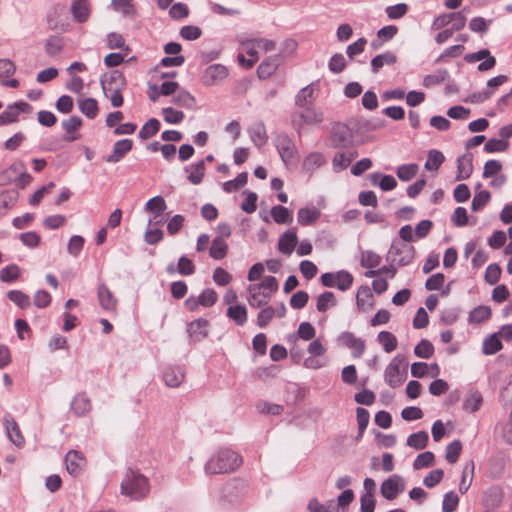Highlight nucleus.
<instances>
[{
  "label": "nucleus",
  "instance_id": "f257e3e1",
  "mask_svg": "<svg viewBox=\"0 0 512 512\" xmlns=\"http://www.w3.org/2000/svg\"><path fill=\"white\" fill-rule=\"evenodd\" d=\"M275 41L262 37H249L240 40V53L238 54L239 64L246 68H252L260 58V55L274 51Z\"/></svg>",
  "mask_w": 512,
  "mask_h": 512
},
{
  "label": "nucleus",
  "instance_id": "f03ea898",
  "mask_svg": "<svg viewBox=\"0 0 512 512\" xmlns=\"http://www.w3.org/2000/svg\"><path fill=\"white\" fill-rule=\"evenodd\" d=\"M278 281L274 276H266L260 283L251 284L247 288V301L253 308H259L269 303L278 290Z\"/></svg>",
  "mask_w": 512,
  "mask_h": 512
},
{
  "label": "nucleus",
  "instance_id": "7ed1b4c3",
  "mask_svg": "<svg viewBox=\"0 0 512 512\" xmlns=\"http://www.w3.org/2000/svg\"><path fill=\"white\" fill-rule=\"evenodd\" d=\"M241 464L242 459L236 452L223 449L209 459L205 470L209 474L228 473L236 470Z\"/></svg>",
  "mask_w": 512,
  "mask_h": 512
},
{
  "label": "nucleus",
  "instance_id": "20e7f679",
  "mask_svg": "<svg viewBox=\"0 0 512 512\" xmlns=\"http://www.w3.org/2000/svg\"><path fill=\"white\" fill-rule=\"evenodd\" d=\"M360 264L363 268L367 269L365 277L372 278L379 275H385L388 278L393 279L397 274V268L393 265H386L378 268L382 262V258L379 254L372 250H362L360 252Z\"/></svg>",
  "mask_w": 512,
  "mask_h": 512
},
{
  "label": "nucleus",
  "instance_id": "39448f33",
  "mask_svg": "<svg viewBox=\"0 0 512 512\" xmlns=\"http://www.w3.org/2000/svg\"><path fill=\"white\" fill-rule=\"evenodd\" d=\"M32 181V177L26 172L22 161H15L9 167L0 171V185L6 186L13 182L20 188L26 187Z\"/></svg>",
  "mask_w": 512,
  "mask_h": 512
},
{
  "label": "nucleus",
  "instance_id": "423d86ee",
  "mask_svg": "<svg viewBox=\"0 0 512 512\" xmlns=\"http://www.w3.org/2000/svg\"><path fill=\"white\" fill-rule=\"evenodd\" d=\"M122 494L138 500L145 497L149 492L148 480L134 471H130L121 485Z\"/></svg>",
  "mask_w": 512,
  "mask_h": 512
},
{
  "label": "nucleus",
  "instance_id": "0eeeda50",
  "mask_svg": "<svg viewBox=\"0 0 512 512\" xmlns=\"http://www.w3.org/2000/svg\"><path fill=\"white\" fill-rule=\"evenodd\" d=\"M105 96L110 99L113 107L123 104L122 91L125 88V79L119 71H113L108 80L102 81Z\"/></svg>",
  "mask_w": 512,
  "mask_h": 512
},
{
  "label": "nucleus",
  "instance_id": "6e6552de",
  "mask_svg": "<svg viewBox=\"0 0 512 512\" xmlns=\"http://www.w3.org/2000/svg\"><path fill=\"white\" fill-rule=\"evenodd\" d=\"M307 352L309 356L304 359L303 363L306 368L316 370L326 365L325 354L327 348L321 339L317 338L311 341L307 347Z\"/></svg>",
  "mask_w": 512,
  "mask_h": 512
},
{
  "label": "nucleus",
  "instance_id": "1a4fd4ad",
  "mask_svg": "<svg viewBox=\"0 0 512 512\" xmlns=\"http://www.w3.org/2000/svg\"><path fill=\"white\" fill-rule=\"evenodd\" d=\"M324 120V113L320 108L314 106L304 107L292 116V124L299 132L306 125H318Z\"/></svg>",
  "mask_w": 512,
  "mask_h": 512
},
{
  "label": "nucleus",
  "instance_id": "9d476101",
  "mask_svg": "<svg viewBox=\"0 0 512 512\" xmlns=\"http://www.w3.org/2000/svg\"><path fill=\"white\" fill-rule=\"evenodd\" d=\"M484 179H489V186L499 190L507 183V176L503 173V165L499 160L491 159L484 164Z\"/></svg>",
  "mask_w": 512,
  "mask_h": 512
},
{
  "label": "nucleus",
  "instance_id": "9b49d317",
  "mask_svg": "<svg viewBox=\"0 0 512 512\" xmlns=\"http://www.w3.org/2000/svg\"><path fill=\"white\" fill-rule=\"evenodd\" d=\"M407 377L406 363L403 358L396 356L385 369V380L390 387H398Z\"/></svg>",
  "mask_w": 512,
  "mask_h": 512
},
{
  "label": "nucleus",
  "instance_id": "f8f14e48",
  "mask_svg": "<svg viewBox=\"0 0 512 512\" xmlns=\"http://www.w3.org/2000/svg\"><path fill=\"white\" fill-rule=\"evenodd\" d=\"M413 248L407 244L392 245L387 260L394 267L408 265L413 260Z\"/></svg>",
  "mask_w": 512,
  "mask_h": 512
},
{
  "label": "nucleus",
  "instance_id": "ddd939ff",
  "mask_svg": "<svg viewBox=\"0 0 512 512\" xmlns=\"http://www.w3.org/2000/svg\"><path fill=\"white\" fill-rule=\"evenodd\" d=\"M218 299L217 293L213 289H205L198 297L191 296L184 302V306L190 312L197 311L200 306L211 307Z\"/></svg>",
  "mask_w": 512,
  "mask_h": 512
},
{
  "label": "nucleus",
  "instance_id": "4468645a",
  "mask_svg": "<svg viewBox=\"0 0 512 512\" xmlns=\"http://www.w3.org/2000/svg\"><path fill=\"white\" fill-rule=\"evenodd\" d=\"M31 110L32 107L26 102H18L8 105L0 114V125L15 123L18 121L20 113H29Z\"/></svg>",
  "mask_w": 512,
  "mask_h": 512
},
{
  "label": "nucleus",
  "instance_id": "2eb2a0df",
  "mask_svg": "<svg viewBox=\"0 0 512 512\" xmlns=\"http://www.w3.org/2000/svg\"><path fill=\"white\" fill-rule=\"evenodd\" d=\"M405 488L404 480L399 475H392L381 485V494L387 500L395 499Z\"/></svg>",
  "mask_w": 512,
  "mask_h": 512
},
{
  "label": "nucleus",
  "instance_id": "dca6fc26",
  "mask_svg": "<svg viewBox=\"0 0 512 512\" xmlns=\"http://www.w3.org/2000/svg\"><path fill=\"white\" fill-rule=\"evenodd\" d=\"M338 342L340 345L347 347L351 350L354 358H359L365 351V342L356 337L351 332H343L338 336Z\"/></svg>",
  "mask_w": 512,
  "mask_h": 512
},
{
  "label": "nucleus",
  "instance_id": "f3484780",
  "mask_svg": "<svg viewBox=\"0 0 512 512\" xmlns=\"http://www.w3.org/2000/svg\"><path fill=\"white\" fill-rule=\"evenodd\" d=\"M286 311L284 303H278L275 306H266L260 310L257 315V325L263 328L267 326L274 317H285Z\"/></svg>",
  "mask_w": 512,
  "mask_h": 512
},
{
  "label": "nucleus",
  "instance_id": "a211bd4d",
  "mask_svg": "<svg viewBox=\"0 0 512 512\" xmlns=\"http://www.w3.org/2000/svg\"><path fill=\"white\" fill-rule=\"evenodd\" d=\"M228 69L222 64L208 66L202 76V81L207 86H213L228 77Z\"/></svg>",
  "mask_w": 512,
  "mask_h": 512
},
{
  "label": "nucleus",
  "instance_id": "6ab92c4d",
  "mask_svg": "<svg viewBox=\"0 0 512 512\" xmlns=\"http://www.w3.org/2000/svg\"><path fill=\"white\" fill-rule=\"evenodd\" d=\"M276 146L281 159L286 165H289L296 160L297 148L290 138L287 136H279L277 138Z\"/></svg>",
  "mask_w": 512,
  "mask_h": 512
},
{
  "label": "nucleus",
  "instance_id": "aec40b11",
  "mask_svg": "<svg viewBox=\"0 0 512 512\" xmlns=\"http://www.w3.org/2000/svg\"><path fill=\"white\" fill-rule=\"evenodd\" d=\"M465 60L469 63L482 61L478 65V70L481 72L491 70L496 65L495 57L492 56L490 51L487 49H482L478 52L467 54L465 56Z\"/></svg>",
  "mask_w": 512,
  "mask_h": 512
},
{
  "label": "nucleus",
  "instance_id": "412c9836",
  "mask_svg": "<svg viewBox=\"0 0 512 512\" xmlns=\"http://www.w3.org/2000/svg\"><path fill=\"white\" fill-rule=\"evenodd\" d=\"M298 243L296 228L285 231L279 238L278 250L284 255H291Z\"/></svg>",
  "mask_w": 512,
  "mask_h": 512
},
{
  "label": "nucleus",
  "instance_id": "4be33fe9",
  "mask_svg": "<svg viewBox=\"0 0 512 512\" xmlns=\"http://www.w3.org/2000/svg\"><path fill=\"white\" fill-rule=\"evenodd\" d=\"M16 67L13 61L9 59H0V83L3 86L17 88L19 81L17 79H9L15 73Z\"/></svg>",
  "mask_w": 512,
  "mask_h": 512
},
{
  "label": "nucleus",
  "instance_id": "5701e85b",
  "mask_svg": "<svg viewBox=\"0 0 512 512\" xmlns=\"http://www.w3.org/2000/svg\"><path fill=\"white\" fill-rule=\"evenodd\" d=\"M457 175L456 180H466L470 178L473 173V154L466 152L457 158Z\"/></svg>",
  "mask_w": 512,
  "mask_h": 512
},
{
  "label": "nucleus",
  "instance_id": "b1692460",
  "mask_svg": "<svg viewBox=\"0 0 512 512\" xmlns=\"http://www.w3.org/2000/svg\"><path fill=\"white\" fill-rule=\"evenodd\" d=\"M66 469L69 474L77 476L86 465V460L78 451L71 450L65 457Z\"/></svg>",
  "mask_w": 512,
  "mask_h": 512
},
{
  "label": "nucleus",
  "instance_id": "393cba45",
  "mask_svg": "<svg viewBox=\"0 0 512 512\" xmlns=\"http://www.w3.org/2000/svg\"><path fill=\"white\" fill-rule=\"evenodd\" d=\"M375 303L374 295L371 288L362 285L358 288L356 294V304L360 311L366 312L373 308Z\"/></svg>",
  "mask_w": 512,
  "mask_h": 512
},
{
  "label": "nucleus",
  "instance_id": "a878e982",
  "mask_svg": "<svg viewBox=\"0 0 512 512\" xmlns=\"http://www.w3.org/2000/svg\"><path fill=\"white\" fill-rule=\"evenodd\" d=\"M4 424L10 441L19 448L23 447L25 444V438L14 418L10 416L5 417Z\"/></svg>",
  "mask_w": 512,
  "mask_h": 512
},
{
  "label": "nucleus",
  "instance_id": "bb28decb",
  "mask_svg": "<svg viewBox=\"0 0 512 512\" xmlns=\"http://www.w3.org/2000/svg\"><path fill=\"white\" fill-rule=\"evenodd\" d=\"M82 124V119L78 116H72L65 120L62 123L63 129L65 131V140L68 142H73L80 139L81 135L78 133V130L81 128Z\"/></svg>",
  "mask_w": 512,
  "mask_h": 512
},
{
  "label": "nucleus",
  "instance_id": "cd10ccee",
  "mask_svg": "<svg viewBox=\"0 0 512 512\" xmlns=\"http://www.w3.org/2000/svg\"><path fill=\"white\" fill-rule=\"evenodd\" d=\"M209 322L199 318L188 324L187 332L194 341H200L208 335Z\"/></svg>",
  "mask_w": 512,
  "mask_h": 512
},
{
  "label": "nucleus",
  "instance_id": "c85d7f7f",
  "mask_svg": "<svg viewBox=\"0 0 512 512\" xmlns=\"http://www.w3.org/2000/svg\"><path fill=\"white\" fill-rule=\"evenodd\" d=\"M98 300L101 307L107 311H115L117 307V299L111 290L105 285L100 284L97 290Z\"/></svg>",
  "mask_w": 512,
  "mask_h": 512
},
{
  "label": "nucleus",
  "instance_id": "c756f323",
  "mask_svg": "<svg viewBox=\"0 0 512 512\" xmlns=\"http://www.w3.org/2000/svg\"><path fill=\"white\" fill-rule=\"evenodd\" d=\"M316 329L310 322H301L298 326L296 334L287 337L289 343H295L297 339L304 341H313L315 339Z\"/></svg>",
  "mask_w": 512,
  "mask_h": 512
},
{
  "label": "nucleus",
  "instance_id": "7c9ffc66",
  "mask_svg": "<svg viewBox=\"0 0 512 512\" xmlns=\"http://www.w3.org/2000/svg\"><path fill=\"white\" fill-rule=\"evenodd\" d=\"M133 147V141L131 139L119 140L115 143L112 153L107 157V161L110 163L119 162L126 153H128Z\"/></svg>",
  "mask_w": 512,
  "mask_h": 512
},
{
  "label": "nucleus",
  "instance_id": "2f4dec72",
  "mask_svg": "<svg viewBox=\"0 0 512 512\" xmlns=\"http://www.w3.org/2000/svg\"><path fill=\"white\" fill-rule=\"evenodd\" d=\"M321 216V212L316 207H303L297 212L298 223L301 226L314 224Z\"/></svg>",
  "mask_w": 512,
  "mask_h": 512
},
{
  "label": "nucleus",
  "instance_id": "473e14b6",
  "mask_svg": "<svg viewBox=\"0 0 512 512\" xmlns=\"http://www.w3.org/2000/svg\"><path fill=\"white\" fill-rule=\"evenodd\" d=\"M326 163L325 156L320 152L309 153L302 162V169L307 173H313Z\"/></svg>",
  "mask_w": 512,
  "mask_h": 512
},
{
  "label": "nucleus",
  "instance_id": "72a5a7b5",
  "mask_svg": "<svg viewBox=\"0 0 512 512\" xmlns=\"http://www.w3.org/2000/svg\"><path fill=\"white\" fill-rule=\"evenodd\" d=\"M91 407V400L85 393H78L71 402V410L77 416L85 415Z\"/></svg>",
  "mask_w": 512,
  "mask_h": 512
},
{
  "label": "nucleus",
  "instance_id": "f704fd0d",
  "mask_svg": "<svg viewBox=\"0 0 512 512\" xmlns=\"http://www.w3.org/2000/svg\"><path fill=\"white\" fill-rule=\"evenodd\" d=\"M492 316V310L487 305H479L470 311L468 321L471 324H481L488 321Z\"/></svg>",
  "mask_w": 512,
  "mask_h": 512
},
{
  "label": "nucleus",
  "instance_id": "c9c22d12",
  "mask_svg": "<svg viewBox=\"0 0 512 512\" xmlns=\"http://www.w3.org/2000/svg\"><path fill=\"white\" fill-rule=\"evenodd\" d=\"M164 382L169 387H178L184 380V372L180 367H168L163 374Z\"/></svg>",
  "mask_w": 512,
  "mask_h": 512
},
{
  "label": "nucleus",
  "instance_id": "e433bc0d",
  "mask_svg": "<svg viewBox=\"0 0 512 512\" xmlns=\"http://www.w3.org/2000/svg\"><path fill=\"white\" fill-rule=\"evenodd\" d=\"M348 129L343 124H335L332 128L330 141L333 147H342L348 141Z\"/></svg>",
  "mask_w": 512,
  "mask_h": 512
},
{
  "label": "nucleus",
  "instance_id": "4c0bfd02",
  "mask_svg": "<svg viewBox=\"0 0 512 512\" xmlns=\"http://www.w3.org/2000/svg\"><path fill=\"white\" fill-rule=\"evenodd\" d=\"M78 106L81 113L90 119L96 118L99 113L98 102L94 98H81L78 100Z\"/></svg>",
  "mask_w": 512,
  "mask_h": 512
},
{
  "label": "nucleus",
  "instance_id": "58836bf2",
  "mask_svg": "<svg viewBox=\"0 0 512 512\" xmlns=\"http://www.w3.org/2000/svg\"><path fill=\"white\" fill-rule=\"evenodd\" d=\"M270 214L277 224H290L293 220L292 212L281 205L273 206L270 210Z\"/></svg>",
  "mask_w": 512,
  "mask_h": 512
},
{
  "label": "nucleus",
  "instance_id": "ea45409f",
  "mask_svg": "<svg viewBox=\"0 0 512 512\" xmlns=\"http://www.w3.org/2000/svg\"><path fill=\"white\" fill-rule=\"evenodd\" d=\"M503 348L501 339L497 333L489 335L483 341L482 352L485 355H493Z\"/></svg>",
  "mask_w": 512,
  "mask_h": 512
},
{
  "label": "nucleus",
  "instance_id": "a19ab883",
  "mask_svg": "<svg viewBox=\"0 0 512 512\" xmlns=\"http://www.w3.org/2000/svg\"><path fill=\"white\" fill-rule=\"evenodd\" d=\"M227 316L237 325L242 326L247 321V308L241 304L231 305L227 309Z\"/></svg>",
  "mask_w": 512,
  "mask_h": 512
},
{
  "label": "nucleus",
  "instance_id": "79ce46f5",
  "mask_svg": "<svg viewBox=\"0 0 512 512\" xmlns=\"http://www.w3.org/2000/svg\"><path fill=\"white\" fill-rule=\"evenodd\" d=\"M507 81L508 77L506 75H498L488 80L486 90L481 92L479 95L481 100L490 98L495 93V91Z\"/></svg>",
  "mask_w": 512,
  "mask_h": 512
},
{
  "label": "nucleus",
  "instance_id": "37998d69",
  "mask_svg": "<svg viewBox=\"0 0 512 512\" xmlns=\"http://www.w3.org/2000/svg\"><path fill=\"white\" fill-rule=\"evenodd\" d=\"M167 208L165 199L162 196H155L148 200L145 205V210L151 213L155 218L160 216Z\"/></svg>",
  "mask_w": 512,
  "mask_h": 512
},
{
  "label": "nucleus",
  "instance_id": "c03bdc74",
  "mask_svg": "<svg viewBox=\"0 0 512 512\" xmlns=\"http://www.w3.org/2000/svg\"><path fill=\"white\" fill-rule=\"evenodd\" d=\"M444 161L445 157L443 153L439 150L432 149L428 152L424 167L428 171H437Z\"/></svg>",
  "mask_w": 512,
  "mask_h": 512
},
{
  "label": "nucleus",
  "instance_id": "a18cd8bd",
  "mask_svg": "<svg viewBox=\"0 0 512 512\" xmlns=\"http://www.w3.org/2000/svg\"><path fill=\"white\" fill-rule=\"evenodd\" d=\"M72 13L79 22H85L90 14V4L86 0H77L72 6Z\"/></svg>",
  "mask_w": 512,
  "mask_h": 512
},
{
  "label": "nucleus",
  "instance_id": "49530a36",
  "mask_svg": "<svg viewBox=\"0 0 512 512\" xmlns=\"http://www.w3.org/2000/svg\"><path fill=\"white\" fill-rule=\"evenodd\" d=\"M228 253V245L223 238H215L212 241L211 247L209 249V254L213 259L221 260Z\"/></svg>",
  "mask_w": 512,
  "mask_h": 512
},
{
  "label": "nucleus",
  "instance_id": "de8ad7c7",
  "mask_svg": "<svg viewBox=\"0 0 512 512\" xmlns=\"http://www.w3.org/2000/svg\"><path fill=\"white\" fill-rule=\"evenodd\" d=\"M337 299L334 295V293L330 291H326L322 294H320L317 298L316 308L319 312H326L330 308L336 306Z\"/></svg>",
  "mask_w": 512,
  "mask_h": 512
},
{
  "label": "nucleus",
  "instance_id": "09e8293b",
  "mask_svg": "<svg viewBox=\"0 0 512 512\" xmlns=\"http://www.w3.org/2000/svg\"><path fill=\"white\" fill-rule=\"evenodd\" d=\"M474 475V463L473 461L467 463L462 471V477L459 483V492L464 494L468 491L471 486Z\"/></svg>",
  "mask_w": 512,
  "mask_h": 512
},
{
  "label": "nucleus",
  "instance_id": "8fccbe9b",
  "mask_svg": "<svg viewBox=\"0 0 512 512\" xmlns=\"http://www.w3.org/2000/svg\"><path fill=\"white\" fill-rule=\"evenodd\" d=\"M278 67L277 58H268L264 60L257 69V74L260 79H267L274 74Z\"/></svg>",
  "mask_w": 512,
  "mask_h": 512
},
{
  "label": "nucleus",
  "instance_id": "3c124183",
  "mask_svg": "<svg viewBox=\"0 0 512 512\" xmlns=\"http://www.w3.org/2000/svg\"><path fill=\"white\" fill-rule=\"evenodd\" d=\"M429 442V436L425 431H419L411 434L407 439V445L416 450L426 448Z\"/></svg>",
  "mask_w": 512,
  "mask_h": 512
},
{
  "label": "nucleus",
  "instance_id": "603ef678",
  "mask_svg": "<svg viewBox=\"0 0 512 512\" xmlns=\"http://www.w3.org/2000/svg\"><path fill=\"white\" fill-rule=\"evenodd\" d=\"M21 269L16 264H10L0 270V281L11 283L19 279Z\"/></svg>",
  "mask_w": 512,
  "mask_h": 512
},
{
  "label": "nucleus",
  "instance_id": "864d4df0",
  "mask_svg": "<svg viewBox=\"0 0 512 512\" xmlns=\"http://www.w3.org/2000/svg\"><path fill=\"white\" fill-rule=\"evenodd\" d=\"M248 182V174L242 172L236 176L235 179L223 183V190L227 193L236 192L243 188Z\"/></svg>",
  "mask_w": 512,
  "mask_h": 512
},
{
  "label": "nucleus",
  "instance_id": "5fc2aeb1",
  "mask_svg": "<svg viewBox=\"0 0 512 512\" xmlns=\"http://www.w3.org/2000/svg\"><path fill=\"white\" fill-rule=\"evenodd\" d=\"M377 340L387 353H391L397 348V338L389 331H381L377 336Z\"/></svg>",
  "mask_w": 512,
  "mask_h": 512
},
{
  "label": "nucleus",
  "instance_id": "6e6d98bb",
  "mask_svg": "<svg viewBox=\"0 0 512 512\" xmlns=\"http://www.w3.org/2000/svg\"><path fill=\"white\" fill-rule=\"evenodd\" d=\"M315 91L314 85H308L302 88L296 96V105L300 108H304L307 104L311 103L314 99Z\"/></svg>",
  "mask_w": 512,
  "mask_h": 512
},
{
  "label": "nucleus",
  "instance_id": "4d7b16f0",
  "mask_svg": "<svg viewBox=\"0 0 512 512\" xmlns=\"http://www.w3.org/2000/svg\"><path fill=\"white\" fill-rule=\"evenodd\" d=\"M187 172H189L188 179L192 184H200L205 175L204 162L199 161L198 163L191 165L189 168H187Z\"/></svg>",
  "mask_w": 512,
  "mask_h": 512
},
{
  "label": "nucleus",
  "instance_id": "13d9d810",
  "mask_svg": "<svg viewBox=\"0 0 512 512\" xmlns=\"http://www.w3.org/2000/svg\"><path fill=\"white\" fill-rule=\"evenodd\" d=\"M483 402L482 395L479 392H471L463 403V409L468 413L479 410Z\"/></svg>",
  "mask_w": 512,
  "mask_h": 512
},
{
  "label": "nucleus",
  "instance_id": "bf43d9fd",
  "mask_svg": "<svg viewBox=\"0 0 512 512\" xmlns=\"http://www.w3.org/2000/svg\"><path fill=\"white\" fill-rule=\"evenodd\" d=\"M419 167L415 163L403 164L397 168L396 174L401 181H410L418 173Z\"/></svg>",
  "mask_w": 512,
  "mask_h": 512
},
{
  "label": "nucleus",
  "instance_id": "052dcab7",
  "mask_svg": "<svg viewBox=\"0 0 512 512\" xmlns=\"http://www.w3.org/2000/svg\"><path fill=\"white\" fill-rule=\"evenodd\" d=\"M396 56L391 52H386L380 55H377L371 61V66L373 71L378 72L384 65H391L396 62Z\"/></svg>",
  "mask_w": 512,
  "mask_h": 512
},
{
  "label": "nucleus",
  "instance_id": "680f3d73",
  "mask_svg": "<svg viewBox=\"0 0 512 512\" xmlns=\"http://www.w3.org/2000/svg\"><path fill=\"white\" fill-rule=\"evenodd\" d=\"M107 47L109 49H119L125 54H129L131 49L125 44V40L122 35L118 33H110L107 36Z\"/></svg>",
  "mask_w": 512,
  "mask_h": 512
},
{
  "label": "nucleus",
  "instance_id": "e2e57ef3",
  "mask_svg": "<svg viewBox=\"0 0 512 512\" xmlns=\"http://www.w3.org/2000/svg\"><path fill=\"white\" fill-rule=\"evenodd\" d=\"M356 157L355 152H339L333 158V166L336 170L347 168Z\"/></svg>",
  "mask_w": 512,
  "mask_h": 512
},
{
  "label": "nucleus",
  "instance_id": "0e129e2a",
  "mask_svg": "<svg viewBox=\"0 0 512 512\" xmlns=\"http://www.w3.org/2000/svg\"><path fill=\"white\" fill-rule=\"evenodd\" d=\"M335 279H336V288H338L341 291L348 290L354 281V278L351 273L345 270H341L335 273Z\"/></svg>",
  "mask_w": 512,
  "mask_h": 512
},
{
  "label": "nucleus",
  "instance_id": "69168bd1",
  "mask_svg": "<svg viewBox=\"0 0 512 512\" xmlns=\"http://www.w3.org/2000/svg\"><path fill=\"white\" fill-rule=\"evenodd\" d=\"M7 297L14 304L22 309L28 308L31 304L30 297L20 290H11L7 293Z\"/></svg>",
  "mask_w": 512,
  "mask_h": 512
},
{
  "label": "nucleus",
  "instance_id": "338daca9",
  "mask_svg": "<svg viewBox=\"0 0 512 512\" xmlns=\"http://www.w3.org/2000/svg\"><path fill=\"white\" fill-rule=\"evenodd\" d=\"M434 463H435V455L430 451H426V452L419 454L416 457V459L414 460V463H413V468L415 470H420L423 468L431 467L434 465Z\"/></svg>",
  "mask_w": 512,
  "mask_h": 512
},
{
  "label": "nucleus",
  "instance_id": "774afa93",
  "mask_svg": "<svg viewBox=\"0 0 512 512\" xmlns=\"http://www.w3.org/2000/svg\"><path fill=\"white\" fill-rule=\"evenodd\" d=\"M461 452H462V443L459 440H454L447 446L446 452H445V458L449 463L454 464L458 461V459L461 455Z\"/></svg>",
  "mask_w": 512,
  "mask_h": 512
}]
</instances>
